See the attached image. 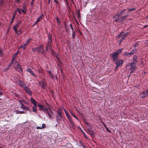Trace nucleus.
Listing matches in <instances>:
<instances>
[{"label":"nucleus","mask_w":148,"mask_h":148,"mask_svg":"<svg viewBox=\"0 0 148 148\" xmlns=\"http://www.w3.org/2000/svg\"><path fill=\"white\" fill-rule=\"evenodd\" d=\"M122 49H119L116 51L111 53L110 56L112 59V61L113 62L117 61L119 60L118 56L119 54L121 52Z\"/></svg>","instance_id":"obj_1"},{"label":"nucleus","mask_w":148,"mask_h":148,"mask_svg":"<svg viewBox=\"0 0 148 148\" xmlns=\"http://www.w3.org/2000/svg\"><path fill=\"white\" fill-rule=\"evenodd\" d=\"M63 116L62 110L60 107L58 108L57 112V114L56 116V121L58 123H60V121L62 120Z\"/></svg>","instance_id":"obj_2"},{"label":"nucleus","mask_w":148,"mask_h":148,"mask_svg":"<svg viewBox=\"0 0 148 148\" xmlns=\"http://www.w3.org/2000/svg\"><path fill=\"white\" fill-rule=\"evenodd\" d=\"M129 32L125 33L124 32H121L120 34L117 35L116 39L118 40L121 37L119 40V43H120L121 42L124 40L127 36L129 35Z\"/></svg>","instance_id":"obj_3"},{"label":"nucleus","mask_w":148,"mask_h":148,"mask_svg":"<svg viewBox=\"0 0 148 148\" xmlns=\"http://www.w3.org/2000/svg\"><path fill=\"white\" fill-rule=\"evenodd\" d=\"M38 83L42 89H45L47 88V83L45 79H42L40 81H39Z\"/></svg>","instance_id":"obj_4"},{"label":"nucleus","mask_w":148,"mask_h":148,"mask_svg":"<svg viewBox=\"0 0 148 148\" xmlns=\"http://www.w3.org/2000/svg\"><path fill=\"white\" fill-rule=\"evenodd\" d=\"M129 64H130L129 65L131 67L130 73H131L134 72L136 69L137 67L136 65V64L134 63V62H132L130 63H129Z\"/></svg>","instance_id":"obj_5"},{"label":"nucleus","mask_w":148,"mask_h":148,"mask_svg":"<svg viewBox=\"0 0 148 148\" xmlns=\"http://www.w3.org/2000/svg\"><path fill=\"white\" fill-rule=\"evenodd\" d=\"M15 69L18 71L20 73H21L23 72V69L21 66L18 63H17L15 67Z\"/></svg>","instance_id":"obj_6"},{"label":"nucleus","mask_w":148,"mask_h":148,"mask_svg":"<svg viewBox=\"0 0 148 148\" xmlns=\"http://www.w3.org/2000/svg\"><path fill=\"white\" fill-rule=\"evenodd\" d=\"M27 5L25 3H23L22 5L23 8H21L20 9L22 12L24 14H25L26 13L27 11Z\"/></svg>","instance_id":"obj_7"},{"label":"nucleus","mask_w":148,"mask_h":148,"mask_svg":"<svg viewBox=\"0 0 148 148\" xmlns=\"http://www.w3.org/2000/svg\"><path fill=\"white\" fill-rule=\"evenodd\" d=\"M48 36V46H49L50 45H51V44L52 42V35L51 34L49 33L47 34Z\"/></svg>","instance_id":"obj_8"},{"label":"nucleus","mask_w":148,"mask_h":148,"mask_svg":"<svg viewBox=\"0 0 148 148\" xmlns=\"http://www.w3.org/2000/svg\"><path fill=\"white\" fill-rule=\"evenodd\" d=\"M43 47H37L35 48H32V50L33 51H37L38 52H40L42 51H43Z\"/></svg>","instance_id":"obj_9"},{"label":"nucleus","mask_w":148,"mask_h":148,"mask_svg":"<svg viewBox=\"0 0 148 148\" xmlns=\"http://www.w3.org/2000/svg\"><path fill=\"white\" fill-rule=\"evenodd\" d=\"M24 88L25 91H26V93L27 94L29 95H32V93L31 90L29 88L27 87V86L26 87H25Z\"/></svg>","instance_id":"obj_10"},{"label":"nucleus","mask_w":148,"mask_h":148,"mask_svg":"<svg viewBox=\"0 0 148 148\" xmlns=\"http://www.w3.org/2000/svg\"><path fill=\"white\" fill-rule=\"evenodd\" d=\"M114 62L116 65H118L120 66L123 64V60H119H119Z\"/></svg>","instance_id":"obj_11"},{"label":"nucleus","mask_w":148,"mask_h":148,"mask_svg":"<svg viewBox=\"0 0 148 148\" xmlns=\"http://www.w3.org/2000/svg\"><path fill=\"white\" fill-rule=\"evenodd\" d=\"M27 71L29 72L30 73L32 74L34 77L36 78L37 77V75L34 73L33 71L30 68H28L27 69Z\"/></svg>","instance_id":"obj_12"},{"label":"nucleus","mask_w":148,"mask_h":148,"mask_svg":"<svg viewBox=\"0 0 148 148\" xmlns=\"http://www.w3.org/2000/svg\"><path fill=\"white\" fill-rule=\"evenodd\" d=\"M120 16L118 14V13L116 14L114 17V21L115 22H119V17Z\"/></svg>","instance_id":"obj_13"},{"label":"nucleus","mask_w":148,"mask_h":148,"mask_svg":"<svg viewBox=\"0 0 148 148\" xmlns=\"http://www.w3.org/2000/svg\"><path fill=\"white\" fill-rule=\"evenodd\" d=\"M136 49L133 50L130 52H126L125 53L126 55L128 56L130 55H132L134 54L136 52Z\"/></svg>","instance_id":"obj_14"},{"label":"nucleus","mask_w":148,"mask_h":148,"mask_svg":"<svg viewBox=\"0 0 148 148\" xmlns=\"http://www.w3.org/2000/svg\"><path fill=\"white\" fill-rule=\"evenodd\" d=\"M19 85L20 86L23 87L24 88L25 87L27 86L26 85L24 82L21 80H20L19 82Z\"/></svg>","instance_id":"obj_15"},{"label":"nucleus","mask_w":148,"mask_h":148,"mask_svg":"<svg viewBox=\"0 0 148 148\" xmlns=\"http://www.w3.org/2000/svg\"><path fill=\"white\" fill-rule=\"evenodd\" d=\"M19 25L16 23L15 24L14 26H13V29L15 31V33H17V30L18 29V27H19Z\"/></svg>","instance_id":"obj_16"},{"label":"nucleus","mask_w":148,"mask_h":148,"mask_svg":"<svg viewBox=\"0 0 148 148\" xmlns=\"http://www.w3.org/2000/svg\"><path fill=\"white\" fill-rule=\"evenodd\" d=\"M69 121L70 122L71 125L73 127H74L75 126V125L74 124L72 118L71 117L70 118L68 119Z\"/></svg>","instance_id":"obj_17"},{"label":"nucleus","mask_w":148,"mask_h":148,"mask_svg":"<svg viewBox=\"0 0 148 148\" xmlns=\"http://www.w3.org/2000/svg\"><path fill=\"white\" fill-rule=\"evenodd\" d=\"M43 18H44V15L42 13H41L39 17L38 18H37V20L39 22L40 21L42 20Z\"/></svg>","instance_id":"obj_18"},{"label":"nucleus","mask_w":148,"mask_h":148,"mask_svg":"<svg viewBox=\"0 0 148 148\" xmlns=\"http://www.w3.org/2000/svg\"><path fill=\"white\" fill-rule=\"evenodd\" d=\"M87 132L92 137H94L95 135L94 132L93 130L91 131H90L89 132Z\"/></svg>","instance_id":"obj_19"},{"label":"nucleus","mask_w":148,"mask_h":148,"mask_svg":"<svg viewBox=\"0 0 148 148\" xmlns=\"http://www.w3.org/2000/svg\"><path fill=\"white\" fill-rule=\"evenodd\" d=\"M125 19L123 16H121L119 18V23H123V21L125 20Z\"/></svg>","instance_id":"obj_20"},{"label":"nucleus","mask_w":148,"mask_h":148,"mask_svg":"<svg viewBox=\"0 0 148 148\" xmlns=\"http://www.w3.org/2000/svg\"><path fill=\"white\" fill-rule=\"evenodd\" d=\"M4 49L3 48V47H0V55L1 57L3 56V51Z\"/></svg>","instance_id":"obj_21"},{"label":"nucleus","mask_w":148,"mask_h":148,"mask_svg":"<svg viewBox=\"0 0 148 148\" xmlns=\"http://www.w3.org/2000/svg\"><path fill=\"white\" fill-rule=\"evenodd\" d=\"M38 106L39 107L40 110H42L45 107L44 106L40 104L39 103H38Z\"/></svg>","instance_id":"obj_22"},{"label":"nucleus","mask_w":148,"mask_h":148,"mask_svg":"<svg viewBox=\"0 0 148 148\" xmlns=\"http://www.w3.org/2000/svg\"><path fill=\"white\" fill-rule=\"evenodd\" d=\"M137 56H134L133 58V62H134V63L136 64V62H138V61L137 60Z\"/></svg>","instance_id":"obj_23"},{"label":"nucleus","mask_w":148,"mask_h":148,"mask_svg":"<svg viewBox=\"0 0 148 148\" xmlns=\"http://www.w3.org/2000/svg\"><path fill=\"white\" fill-rule=\"evenodd\" d=\"M56 20L57 21V23L58 25H59L61 23V21L60 20V18L58 17H56Z\"/></svg>","instance_id":"obj_24"},{"label":"nucleus","mask_w":148,"mask_h":148,"mask_svg":"<svg viewBox=\"0 0 148 148\" xmlns=\"http://www.w3.org/2000/svg\"><path fill=\"white\" fill-rule=\"evenodd\" d=\"M126 10L125 9H124L122 10L119 13H118V14L120 16H121L126 11Z\"/></svg>","instance_id":"obj_25"},{"label":"nucleus","mask_w":148,"mask_h":148,"mask_svg":"<svg viewBox=\"0 0 148 148\" xmlns=\"http://www.w3.org/2000/svg\"><path fill=\"white\" fill-rule=\"evenodd\" d=\"M38 70L39 73H42L43 72V69L40 67L38 68Z\"/></svg>","instance_id":"obj_26"},{"label":"nucleus","mask_w":148,"mask_h":148,"mask_svg":"<svg viewBox=\"0 0 148 148\" xmlns=\"http://www.w3.org/2000/svg\"><path fill=\"white\" fill-rule=\"evenodd\" d=\"M16 113L17 114H22L25 113V112L23 111H20L16 110L15 111Z\"/></svg>","instance_id":"obj_27"},{"label":"nucleus","mask_w":148,"mask_h":148,"mask_svg":"<svg viewBox=\"0 0 148 148\" xmlns=\"http://www.w3.org/2000/svg\"><path fill=\"white\" fill-rule=\"evenodd\" d=\"M30 101H31L32 103L33 104L37 102L32 97H31L30 98Z\"/></svg>","instance_id":"obj_28"},{"label":"nucleus","mask_w":148,"mask_h":148,"mask_svg":"<svg viewBox=\"0 0 148 148\" xmlns=\"http://www.w3.org/2000/svg\"><path fill=\"white\" fill-rule=\"evenodd\" d=\"M16 57V54H14L12 56V62H14V60L15 59Z\"/></svg>","instance_id":"obj_29"},{"label":"nucleus","mask_w":148,"mask_h":148,"mask_svg":"<svg viewBox=\"0 0 148 148\" xmlns=\"http://www.w3.org/2000/svg\"><path fill=\"white\" fill-rule=\"evenodd\" d=\"M70 112L72 116L76 118L78 121L79 120L78 118L71 110H70Z\"/></svg>","instance_id":"obj_30"},{"label":"nucleus","mask_w":148,"mask_h":148,"mask_svg":"<svg viewBox=\"0 0 148 148\" xmlns=\"http://www.w3.org/2000/svg\"><path fill=\"white\" fill-rule=\"evenodd\" d=\"M17 33H15L16 34L18 35L21 34L22 32V31L21 29H19L18 31L17 30Z\"/></svg>","instance_id":"obj_31"},{"label":"nucleus","mask_w":148,"mask_h":148,"mask_svg":"<svg viewBox=\"0 0 148 148\" xmlns=\"http://www.w3.org/2000/svg\"><path fill=\"white\" fill-rule=\"evenodd\" d=\"M72 38L74 39L75 38V31H74L73 32L72 34Z\"/></svg>","instance_id":"obj_32"},{"label":"nucleus","mask_w":148,"mask_h":148,"mask_svg":"<svg viewBox=\"0 0 148 148\" xmlns=\"http://www.w3.org/2000/svg\"><path fill=\"white\" fill-rule=\"evenodd\" d=\"M31 40V39H29L28 40H27V42L25 43L24 45L23 46H26V45H27ZM21 46H23L21 45Z\"/></svg>","instance_id":"obj_33"},{"label":"nucleus","mask_w":148,"mask_h":148,"mask_svg":"<svg viewBox=\"0 0 148 148\" xmlns=\"http://www.w3.org/2000/svg\"><path fill=\"white\" fill-rule=\"evenodd\" d=\"M23 108L27 110L28 111H30V109H29L30 108L29 107H28V106H24V107H23Z\"/></svg>","instance_id":"obj_34"},{"label":"nucleus","mask_w":148,"mask_h":148,"mask_svg":"<svg viewBox=\"0 0 148 148\" xmlns=\"http://www.w3.org/2000/svg\"><path fill=\"white\" fill-rule=\"evenodd\" d=\"M142 93L144 96V97L148 95V93H147L146 91H143L142 92Z\"/></svg>","instance_id":"obj_35"},{"label":"nucleus","mask_w":148,"mask_h":148,"mask_svg":"<svg viewBox=\"0 0 148 148\" xmlns=\"http://www.w3.org/2000/svg\"><path fill=\"white\" fill-rule=\"evenodd\" d=\"M87 124L89 125L88 127V128L87 129V130H88V132H89L90 131H92L93 130H92V128L88 124Z\"/></svg>","instance_id":"obj_36"},{"label":"nucleus","mask_w":148,"mask_h":148,"mask_svg":"<svg viewBox=\"0 0 148 148\" xmlns=\"http://www.w3.org/2000/svg\"><path fill=\"white\" fill-rule=\"evenodd\" d=\"M13 62H12V61H11V62L9 64L8 66L6 68V69L8 70V69L11 66L12 64H13Z\"/></svg>","instance_id":"obj_37"},{"label":"nucleus","mask_w":148,"mask_h":148,"mask_svg":"<svg viewBox=\"0 0 148 148\" xmlns=\"http://www.w3.org/2000/svg\"><path fill=\"white\" fill-rule=\"evenodd\" d=\"M34 0H32L30 3L31 5L32 6V8L33 7V5L34 4Z\"/></svg>","instance_id":"obj_38"},{"label":"nucleus","mask_w":148,"mask_h":148,"mask_svg":"<svg viewBox=\"0 0 148 148\" xmlns=\"http://www.w3.org/2000/svg\"><path fill=\"white\" fill-rule=\"evenodd\" d=\"M32 110L33 112H36L37 111V109L36 107H32Z\"/></svg>","instance_id":"obj_39"},{"label":"nucleus","mask_w":148,"mask_h":148,"mask_svg":"<svg viewBox=\"0 0 148 148\" xmlns=\"http://www.w3.org/2000/svg\"><path fill=\"white\" fill-rule=\"evenodd\" d=\"M46 109H47L46 106L43 108L41 110L42 111L45 113H46Z\"/></svg>","instance_id":"obj_40"},{"label":"nucleus","mask_w":148,"mask_h":148,"mask_svg":"<svg viewBox=\"0 0 148 148\" xmlns=\"http://www.w3.org/2000/svg\"><path fill=\"white\" fill-rule=\"evenodd\" d=\"M135 10V8H132L131 9H127V10H128V12H129V13L130 12H131V11L134 10Z\"/></svg>","instance_id":"obj_41"},{"label":"nucleus","mask_w":148,"mask_h":148,"mask_svg":"<svg viewBox=\"0 0 148 148\" xmlns=\"http://www.w3.org/2000/svg\"><path fill=\"white\" fill-rule=\"evenodd\" d=\"M16 12H18L19 14H21V12L20 11V9L18 8H17L16 10Z\"/></svg>","instance_id":"obj_42"},{"label":"nucleus","mask_w":148,"mask_h":148,"mask_svg":"<svg viewBox=\"0 0 148 148\" xmlns=\"http://www.w3.org/2000/svg\"><path fill=\"white\" fill-rule=\"evenodd\" d=\"M48 114L49 116V118H50V119H52L53 118L51 115L50 114V112H49V113H48Z\"/></svg>","instance_id":"obj_43"},{"label":"nucleus","mask_w":148,"mask_h":148,"mask_svg":"<svg viewBox=\"0 0 148 148\" xmlns=\"http://www.w3.org/2000/svg\"><path fill=\"white\" fill-rule=\"evenodd\" d=\"M139 42H140L138 41L137 42H136V43L134 45V46H137L139 45H138Z\"/></svg>","instance_id":"obj_44"},{"label":"nucleus","mask_w":148,"mask_h":148,"mask_svg":"<svg viewBox=\"0 0 148 148\" xmlns=\"http://www.w3.org/2000/svg\"><path fill=\"white\" fill-rule=\"evenodd\" d=\"M107 131L109 132V133H111V131L108 128V127H107L106 128Z\"/></svg>","instance_id":"obj_45"},{"label":"nucleus","mask_w":148,"mask_h":148,"mask_svg":"<svg viewBox=\"0 0 148 148\" xmlns=\"http://www.w3.org/2000/svg\"><path fill=\"white\" fill-rule=\"evenodd\" d=\"M45 127L46 125L45 124L43 123L42 124V127H41V128H42V129L45 128Z\"/></svg>","instance_id":"obj_46"},{"label":"nucleus","mask_w":148,"mask_h":148,"mask_svg":"<svg viewBox=\"0 0 148 148\" xmlns=\"http://www.w3.org/2000/svg\"><path fill=\"white\" fill-rule=\"evenodd\" d=\"M15 1L16 2V3H21L20 0H15Z\"/></svg>","instance_id":"obj_47"},{"label":"nucleus","mask_w":148,"mask_h":148,"mask_svg":"<svg viewBox=\"0 0 148 148\" xmlns=\"http://www.w3.org/2000/svg\"><path fill=\"white\" fill-rule=\"evenodd\" d=\"M20 104H21L20 108H23V107H24V105L23 104V103H21Z\"/></svg>","instance_id":"obj_48"},{"label":"nucleus","mask_w":148,"mask_h":148,"mask_svg":"<svg viewBox=\"0 0 148 148\" xmlns=\"http://www.w3.org/2000/svg\"><path fill=\"white\" fill-rule=\"evenodd\" d=\"M70 27H71V28L72 29V32L74 31H73L74 29H73V27L72 26V24H70Z\"/></svg>","instance_id":"obj_49"},{"label":"nucleus","mask_w":148,"mask_h":148,"mask_svg":"<svg viewBox=\"0 0 148 148\" xmlns=\"http://www.w3.org/2000/svg\"><path fill=\"white\" fill-rule=\"evenodd\" d=\"M18 101H19V103H22L23 102H24L25 101L24 100H18Z\"/></svg>","instance_id":"obj_50"},{"label":"nucleus","mask_w":148,"mask_h":148,"mask_svg":"<svg viewBox=\"0 0 148 148\" xmlns=\"http://www.w3.org/2000/svg\"><path fill=\"white\" fill-rule=\"evenodd\" d=\"M25 47H19V48H18V49H20V48H23V49H25Z\"/></svg>","instance_id":"obj_51"},{"label":"nucleus","mask_w":148,"mask_h":148,"mask_svg":"<svg viewBox=\"0 0 148 148\" xmlns=\"http://www.w3.org/2000/svg\"><path fill=\"white\" fill-rule=\"evenodd\" d=\"M15 15H13V16L12 18V20H13V21L14 20V19L15 18Z\"/></svg>","instance_id":"obj_52"},{"label":"nucleus","mask_w":148,"mask_h":148,"mask_svg":"<svg viewBox=\"0 0 148 148\" xmlns=\"http://www.w3.org/2000/svg\"><path fill=\"white\" fill-rule=\"evenodd\" d=\"M38 103L37 102L36 103L33 104L34 106V107H36L37 106H38Z\"/></svg>","instance_id":"obj_53"},{"label":"nucleus","mask_w":148,"mask_h":148,"mask_svg":"<svg viewBox=\"0 0 148 148\" xmlns=\"http://www.w3.org/2000/svg\"><path fill=\"white\" fill-rule=\"evenodd\" d=\"M67 116V118L68 119H69V118H71V117L69 114H68V115H67V116Z\"/></svg>","instance_id":"obj_54"},{"label":"nucleus","mask_w":148,"mask_h":148,"mask_svg":"<svg viewBox=\"0 0 148 148\" xmlns=\"http://www.w3.org/2000/svg\"><path fill=\"white\" fill-rule=\"evenodd\" d=\"M36 128L37 129H42V128H41V127H40L39 126H37L36 127Z\"/></svg>","instance_id":"obj_55"},{"label":"nucleus","mask_w":148,"mask_h":148,"mask_svg":"<svg viewBox=\"0 0 148 148\" xmlns=\"http://www.w3.org/2000/svg\"><path fill=\"white\" fill-rule=\"evenodd\" d=\"M119 66L118 65H116V66H115V68H114L115 69V70H117Z\"/></svg>","instance_id":"obj_56"},{"label":"nucleus","mask_w":148,"mask_h":148,"mask_svg":"<svg viewBox=\"0 0 148 148\" xmlns=\"http://www.w3.org/2000/svg\"><path fill=\"white\" fill-rule=\"evenodd\" d=\"M3 3V1L1 0L0 1V5H2Z\"/></svg>","instance_id":"obj_57"},{"label":"nucleus","mask_w":148,"mask_h":148,"mask_svg":"<svg viewBox=\"0 0 148 148\" xmlns=\"http://www.w3.org/2000/svg\"><path fill=\"white\" fill-rule=\"evenodd\" d=\"M50 112L49 111V110L47 109H46V113H47V114Z\"/></svg>","instance_id":"obj_58"},{"label":"nucleus","mask_w":148,"mask_h":148,"mask_svg":"<svg viewBox=\"0 0 148 148\" xmlns=\"http://www.w3.org/2000/svg\"><path fill=\"white\" fill-rule=\"evenodd\" d=\"M52 53L55 56H56V53L54 51H52Z\"/></svg>","instance_id":"obj_59"},{"label":"nucleus","mask_w":148,"mask_h":148,"mask_svg":"<svg viewBox=\"0 0 148 148\" xmlns=\"http://www.w3.org/2000/svg\"><path fill=\"white\" fill-rule=\"evenodd\" d=\"M77 14L78 15V16H80V12H79V10H78V12H77Z\"/></svg>","instance_id":"obj_60"},{"label":"nucleus","mask_w":148,"mask_h":148,"mask_svg":"<svg viewBox=\"0 0 148 148\" xmlns=\"http://www.w3.org/2000/svg\"><path fill=\"white\" fill-rule=\"evenodd\" d=\"M129 16L128 14H127L123 16L124 17L126 18L127 17Z\"/></svg>","instance_id":"obj_61"},{"label":"nucleus","mask_w":148,"mask_h":148,"mask_svg":"<svg viewBox=\"0 0 148 148\" xmlns=\"http://www.w3.org/2000/svg\"><path fill=\"white\" fill-rule=\"evenodd\" d=\"M103 125L106 128L107 127L106 125L104 123H103Z\"/></svg>","instance_id":"obj_62"},{"label":"nucleus","mask_w":148,"mask_h":148,"mask_svg":"<svg viewBox=\"0 0 148 148\" xmlns=\"http://www.w3.org/2000/svg\"><path fill=\"white\" fill-rule=\"evenodd\" d=\"M21 21H20L18 22V23H17L19 25L21 23Z\"/></svg>","instance_id":"obj_63"},{"label":"nucleus","mask_w":148,"mask_h":148,"mask_svg":"<svg viewBox=\"0 0 148 148\" xmlns=\"http://www.w3.org/2000/svg\"><path fill=\"white\" fill-rule=\"evenodd\" d=\"M65 112V113L66 116H67V115H68V114H68V113L67 111L66 112Z\"/></svg>","instance_id":"obj_64"}]
</instances>
